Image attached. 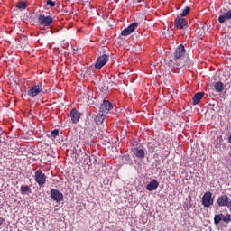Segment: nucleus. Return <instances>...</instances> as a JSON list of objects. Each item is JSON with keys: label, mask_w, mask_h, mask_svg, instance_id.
<instances>
[{"label": "nucleus", "mask_w": 231, "mask_h": 231, "mask_svg": "<svg viewBox=\"0 0 231 231\" xmlns=\"http://www.w3.org/2000/svg\"><path fill=\"white\" fill-rule=\"evenodd\" d=\"M37 21L39 26H43L44 28H50L53 24V17L45 14H38Z\"/></svg>", "instance_id": "1"}, {"label": "nucleus", "mask_w": 231, "mask_h": 231, "mask_svg": "<svg viewBox=\"0 0 231 231\" xmlns=\"http://www.w3.org/2000/svg\"><path fill=\"white\" fill-rule=\"evenodd\" d=\"M46 174L42 172V170H37L34 173V180L39 187H44L46 185Z\"/></svg>", "instance_id": "2"}, {"label": "nucleus", "mask_w": 231, "mask_h": 231, "mask_svg": "<svg viewBox=\"0 0 231 231\" xmlns=\"http://www.w3.org/2000/svg\"><path fill=\"white\" fill-rule=\"evenodd\" d=\"M202 205L206 208H208L214 205V198H212V192L207 191L202 196Z\"/></svg>", "instance_id": "3"}, {"label": "nucleus", "mask_w": 231, "mask_h": 231, "mask_svg": "<svg viewBox=\"0 0 231 231\" xmlns=\"http://www.w3.org/2000/svg\"><path fill=\"white\" fill-rule=\"evenodd\" d=\"M107 60H109V55L103 54L99 56L95 64L96 69H102V68L107 64Z\"/></svg>", "instance_id": "4"}, {"label": "nucleus", "mask_w": 231, "mask_h": 231, "mask_svg": "<svg viewBox=\"0 0 231 231\" xmlns=\"http://www.w3.org/2000/svg\"><path fill=\"white\" fill-rule=\"evenodd\" d=\"M51 197L53 201H56V203H60L64 199V195L57 189H51Z\"/></svg>", "instance_id": "5"}, {"label": "nucleus", "mask_w": 231, "mask_h": 231, "mask_svg": "<svg viewBox=\"0 0 231 231\" xmlns=\"http://www.w3.org/2000/svg\"><path fill=\"white\" fill-rule=\"evenodd\" d=\"M113 109V104L107 100H104L100 106L99 113H103L104 115H107Z\"/></svg>", "instance_id": "6"}, {"label": "nucleus", "mask_w": 231, "mask_h": 231, "mask_svg": "<svg viewBox=\"0 0 231 231\" xmlns=\"http://www.w3.org/2000/svg\"><path fill=\"white\" fill-rule=\"evenodd\" d=\"M132 152L134 156H136V158H139L140 160L145 158V148L143 147H134L132 148Z\"/></svg>", "instance_id": "7"}, {"label": "nucleus", "mask_w": 231, "mask_h": 231, "mask_svg": "<svg viewBox=\"0 0 231 231\" xmlns=\"http://www.w3.org/2000/svg\"><path fill=\"white\" fill-rule=\"evenodd\" d=\"M137 28H138V23H134L130 24L128 27H126L125 29H124L121 32V35H123V37H127V35H131V33H133V32H134V30H136Z\"/></svg>", "instance_id": "8"}, {"label": "nucleus", "mask_w": 231, "mask_h": 231, "mask_svg": "<svg viewBox=\"0 0 231 231\" xmlns=\"http://www.w3.org/2000/svg\"><path fill=\"white\" fill-rule=\"evenodd\" d=\"M42 91V86L34 85L32 88H31L28 90L27 95L33 98V97H37V95H39V93H41Z\"/></svg>", "instance_id": "9"}, {"label": "nucleus", "mask_w": 231, "mask_h": 231, "mask_svg": "<svg viewBox=\"0 0 231 231\" xmlns=\"http://www.w3.org/2000/svg\"><path fill=\"white\" fill-rule=\"evenodd\" d=\"M185 46H183V44H180L176 49L175 51L173 53L174 55V59L176 60H180L183 57V55H185Z\"/></svg>", "instance_id": "10"}, {"label": "nucleus", "mask_w": 231, "mask_h": 231, "mask_svg": "<svg viewBox=\"0 0 231 231\" xmlns=\"http://www.w3.org/2000/svg\"><path fill=\"white\" fill-rule=\"evenodd\" d=\"M187 26V20L181 16H177L175 19V28L178 30H183Z\"/></svg>", "instance_id": "11"}, {"label": "nucleus", "mask_w": 231, "mask_h": 231, "mask_svg": "<svg viewBox=\"0 0 231 231\" xmlns=\"http://www.w3.org/2000/svg\"><path fill=\"white\" fill-rule=\"evenodd\" d=\"M228 201H230V198H228L226 195H221L217 199L218 207H226L228 205Z\"/></svg>", "instance_id": "12"}, {"label": "nucleus", "mask_w": 231, "mask_h": 231, "mask_svg": "<svg viewBox=\"0 0 231 231\" xmlns=\"http://www.w3.org/2000/svg\"><path fill=\"white\" fill-rule=\"evenodd\" d=\"M158 187H160V182H158L156 179H153L147 184L146 190H149V192H153V190H156Z\"/></svg>", "instance_id": "13"}, {"label": "nucleus", "mask_w": 231, "mask_h": 231, "mask_svg": "<svg viewBox=\"0 0 231 231\" xmlns=\"http://www.w3.org/2000/svg\"><path fill=\"white\" fill-rule=\"evenodd\" d=\"M70 118L72 120V124H77L79 120H80V113L77 111V109H72L70 112Z\"/></svg>", "instance_id": "14"}, {"label": "nucleus", "mask_w": 231, "mask_h": 231, "mask_svg": "<svg viewBox=\"0 0 231 231\" xmlns=\"http://www.w3.org/2000/svg\"><path fill=\"white\" fill-rule=\"evenodd\" d=\"M93 160H95V155H85L84 161H83V165L88 166V171H89V168L93 165Z\"/></svg>", "instance_id": "15"}, {"label": "nucleus", "mask_w": 231, "mask_h": 231, "mask_svg": "<svg viewBox=\"0 0 231 231\" xmlns=\"http://www.w3.org/2000/svg\"><path fill=\"white\" fill-rule=\"evenodd\" d=\"M226 19L227 21H230V19H231V10H228L224 14L220 15L218 17V23H220V24H223V23H225Z\"/></svg>", "instance_id": "16"}, {"label": "nucleus", "mask_w": 231, "mask_h": 231, "mask_svg": "<svg viewBox=\"0 0 231 231\" xmlns=\"http://www.w3.org/2000/svg\"><path fill=\"white\" fill-rule=\"evenodd\" d=\"M203 97H205V92H199L195 94L192 97L193 106H198V104H199V101L201 100V98H203Z\"/></svg>", "instance_id": "17"}, {"label": "nucleus", "mask_w": 231, "mask_h": 231, "mask_svg": "<svg viewBox=\"0 0 231 231\" xmlns=\"http://www.w3.org/2000/svg\"><path fill=\"white\" fill-rule=\"evenodd\" d=\"M20 192L22 196H30L32 194V188L28 185H22L20 188Z\"/></svg>", "instance_id": "18"}, {"label": "nucleus", "mask_w": 231, "mask_h": 231, "mask_svg": "<svg viewBox=\"0 0 231 231\" xmlns=\"http://www.w3.org/2000/svg\"><path fill=\"white\" fill-rule=\"evenodd\" d=\"M106 118V114H103V112H99L96 117H95V123L97 125H100V124H103L104 123V120Z\"/></svg>", "instance_id": "19"}, {"label": "nucleus", "mask_w": 231, "mask_h": 231, "mask_svg": "<svg viewBox=\"0 0 231 231\" xmlns=\"http://www.w3.org/2000/svg\"><path fill=\"white\" fill-rule=\"evenodd\" d=\"M214 88L217 93H223V89H225L223 82L221 81H217V83H215Z\"/></svg>", "instance_id": "20"}, {"label": "nucleus", "mask_w": 231, "mask_h": 231, "mask_svg": "<svg viewBox=\"0 0 231 231\" xmlns=\"http://www.w3.org/2000/svg\"><path fill=\"white\" fill-rule=\"evenodd\" d=\"M28 4L26 2L20 1L16 4L18 10H26Z\"/></svg>", "instance_id": "21"}, {"label": "nucleus", "mask_w": 231, "mask_h": 231, "mask_svg": "<svg viewBox=\"0 0 231 231\" xmlns=\"http://www.w3.org/2000/svg\"><path fill=\"white\" fill-rule=\"evenodd\" d=\"M223 221V214H217L214 217V224L219 225Z\"/></svg>", "instance_id": "22"}, {"label": "nucleus", "mask_w": 231, "mask_h": 231, "mask_svg": "<svg viewBox=\"0 0 231 231\" xmlns=\"http://www.w3.org/2000/svg\"><path fill=\"white\" fill-rule=\"evenodd\" d=\"M147 147H148V152H150L151 154H152V152L156 151V143H148Z\"/></svg>", "instance_id": "23"}, {"label": "nucleus", "mask_w": 231, "mask_h": 231, "mask_svg": "<svg viewBox=\"0 0 231 231\" xmlns=\"http://www.w3.org/2000/svg\"><path fill=\"white\" fill-rule=\"evenodd\" d=\"M190 14V7L186 6L180 14V17H187Z\"/></svg>", "instance_id": "24"}, {"label": "nucleus", "mask_w": 231, "mask_h": 231, "mask_svg": "<svg viewBox=\"0 0 231 231\" xmlns=\"http://www.w3.org/2000/svg\"><path fill=\"white\" fill-rule=\"evenodd\" d=\"M222 221H224V223H230L231 215L230 214H226V215L222 214Z\"/></svg>", "instance_id": "25"}, {"label": "nucleus", "mask_w": 231, "mask_h": 231, "mask_svg": "<svg viewBox=\"0 0 231 231\" xmlns=\"http://www.w3.org/2000/svg\"><path fill=\"white\" fill-rule=\"evenodd\" d=\"M51 138H57L59 136V129H54L51 133Z\"/></svg>", "instance_id": "26"}, {"label": "nucleus", "mask_w": 231, "mask_h": 231, "mask_svg": "<svg viewBox=\"0 0 231 231\" xmlns=\"http://www.w3.org/2000/svg\"><path fill=\"white\" fill-rule=\"evenodd\" d=\"M192 207V205H190V202H184L183 203V208L184 210H190V208Z\"/></svg>", "instance_id": "27"}, {"label": "nucleus", "mask_w": 231, "mask_h": 231, "mask_svg": "<svg viewBox=\"0 0 231 231\" xmlns=\"http://www.w3.org/2000/svg\"><path fill=\"white\" fill-rule=\"evenodd\" d=\"M6 137V134H0V143H5V138Z\"/></svg>", "instance_id": "28"}, {"label": "nucleus", "mask_w": 231, "mask_h": 231, "mask_svg": "<svg viewBox=\"0 0 231 231\" xmlns=\"http://www.w3.org/2000/svg\"><path fill=\"white\" fill-rule=\"evenodd\" d=\"M47 6H50L51 8H53V6H55V2H53V1H47Z\"/></svg>", "instance_id": "29"}, {"label": "nucleus", "mask_w": 231, "mask_h": 231, "mask_svg": "<svg viewBox=\"0 0 231 231\" xmlns=\"http://www.w3.org/2000/svg\"><path fill=\"white\" fill-rule=\"evenodd\" d=\"M226 207H227L229 212H231V200L227 201V205Z\"/></svg>", "instance_id": "30"}, {"label": "nucleus", "mask_w": 231, "mask_h": 231, "mask_svg": "<svg viewBox=\"0 0 231 231\" xmlns=\"http://www.w3.org/2000/svg\"><path fill=\"white\" fill-rule=\"evenodd\" d=\"M5 223V219L3 217H0V226Z\"/></svg>", "instance_id": "31"}, {"label": "nucleus", "mask_w": 231, "mask_h": 231, "mask_svg": "<svg viewBox=\"0 0 231 231\" xmlns=\"http://www.w3.org/2000/svg\"><path fill=\"white\" fill-rule=\"evenodd\" d=\"M109 143V139L105 140L104 145H107Z\"/></svg>", "instance_id": "32"}, {"label": "nucleus", "mask_w": 231, "mask_h": 231, "mask_svg": "<svg viewBox=\"0 0 231 231\" xmlns=\"http://www.w3.org/2000/svg\"><path fill=\"white\" fill-rule=\"evenodd\" d=\"M93 163L97 162V157H95V159H92Z\"/></svg>", "instance_id": "33"}, {"label": "nucleus", "mask_w": 231, "mask_h": 231, "mask_svg": "<svg viewBox=\"0 0 231 231\" xmlns=\"http://www.w3.org/2000/svg\"><path fill=\"white\" fill-rule=\"evenodd\" d=\"M228 142H229V143H231V134L229 135Z\"/></svg>", "instance_id": "34"}, {"label": "nucleus", "mask_w": 231, "mask_h": 231, "mask_svg": "<svg viewBox=\"0 0 231 231\" xmlns=\"http://www.w3.org/2000/svg\"><path fill=\"white\" fill-rule=\"evenodd\" d=\"M218 140H219V142H223V138H221V137L218 138Z\"/></svg>", "instance_id": "35"}]
</instances>
